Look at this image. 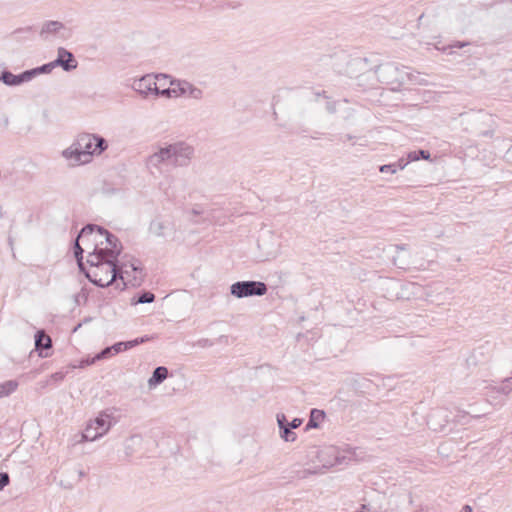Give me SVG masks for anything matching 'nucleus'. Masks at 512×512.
Segmentation results:
<instances>
[{
    "mask_svg": "<svg viewBox=\"0 0 512 512\" xmlns=\"http://www.w3.org/2000/svg\"><path fill=\"white\" fill-rule=\"evenodd\" d=\"M78 239H81L82 244L86 246L88 263H98L99 259L117 261L122 250L118 238L97 225L85 226L79 233Z\"/></svg>",
    "mask_w": 512,
    "mask_h": 512,
    "instance_id": "nucleus-1",
    "label": "nucleus"
},
{
    "mask_svg": "<svg viewBox=\"0 0 512 512\" xmlns=\"http://www.w3.org/2000/svg\"><path fill=\"white\" fill-rule=\"evenodd\" d=\"M89 269L85 272L86 277L99 287H107L119 277L124 285H141V276L130 278V271L124 262L99 259L98 263H88Z\"/></svg>",
    "mask_w": 512,
    "mask_h": 512,
    "instance_id": "nucleus-2",
    "label": "nucleus"
},
{
    "mask_svg": "<svg viewBox=\"0 0 512 512\" xmlns=\"http://www.w3.org/2000/svg\"><path fill=\"white\" fill-rule=\"evenodd\" d=\"M74 141L81 152L85 154L88 163L92 161L94 156H100L108 148L107 141L97 134L82 133Z\"/></svg>",
    "mask_w": 512,
    "mask_h": 512,
    "instance_id": "nucleus-3",
    "label": "nucleus"
},
{
    "mask_svg": "<svg viewBox=\"0 0 512 512\" xmlns=\"http://www.w3.org/2000/svg\"><path fill=\"white\" fill-rule=\"evenodd\" d=\"M112 427V418L106 413H100L94 420L90 421L83 434V441H95L104 436Z\"/></svg>",
    "mask_w": 512,
    "mask_h": 512,
    "instance_id": "nucleus-4",
    "label": "nucleus"
},
{
    "mask_svg": "<svg viewBox=\"0 0 512 512\" xmlns=\"http://www.w3.org/2000/svg\"><path fill=\"white\" fill-rule=\"evenodd\" d=\"M482 384H485L482 387V396H485L486 401L492 406H500L503 404L504 396L512 391V376L503 380L499 387H495L487 381H482Z\"/></svg>",
    "mask_w": 512,
    "mask_h": 512,
    "instance_id": "nucleus-5",
    "label": "nucleus"
},
{
    "mask_svg": "<svg viewBox=\"0 0 512 512\" xmlns=\"http://www.w3.org/2000/svg\"><path fill=\"white\" fill-rule=\"evenodd\" d=\"M168 78L169 75L165 73L147 74L135 80L132 88L144 98H148L154 96L155 92H157V82L167 80Z\"/></svg>",
    "mask_w": 512,
    "mask_h": 512,
    "instance_id": "nucleus-6",
    "label": "nucleus"
},
{
    "mask_svg": "<svg viewBox=\"0 0 512 512\" xmlns=\"http://www.w3.org/2000/svg\"><path fill=\"white\" fill-rule=\"evenodd\" d=\"M230 292L237 298L262 296L267 292V286L259 281H238L231 285Z\"/></svg>",
    "mask_w": 512,
    "mask_h": 512,
    "instance_id": "nucleus-7",
    "label": "nucleus"
},
{
    "mask_svg": "<svg viewBox=\"0 0 512 512\" xmlns=\"http://www.w3.org/2000/svg\"><path fill=\"white\" fill-rule=\"evenodd\" d=\"M171 164L175 167H186L194 156V148L185 142L169 144Z\"/></svg>",
    "mask_w": 512,
    "mask_h": 512,
    "instance_id": "nucleus-8",
    "label": "nucleus"
},
{
    "mask_svg": "<svg viewBox=\"0 0 512 512\" xmlns=\"http://www.w3.org/2000/svg\"><path fill=\"white\" fill-rule=\"evenodd\" d=\"M169 85L176 88L177 98L179 97H188L193 100H201L203 98L204 92L201 88L197 87L193 83L184 80L173 78L169 75Z\"/></svg>",
    "mask_w": 512,
    "mask_h": 512,
    "instance_id": "nucleus-9",
    "label": "nucleus"
},
{
    "mask_svg": "<svg viewBox=\"0 0 512 512\" xmlns=\"http://www.w3.org/2000/svg\"><path fill=\"white\" fill-rule=\"evenodd\" d=\"M171 163V152L169 144L163 147H158L152 154L145 160L146 168L151 172H160L164 163Z\"/></svg>",
    "mask_w": 512,
    "mask_h": 512,
    "instance_id": "nucleus-10",
    "label": "nucleus"
},
{
    "mask_svg": "<svg viewBox=\"0 0 512 512\" xmlns=\"http://www.w3.org/2000/svg\"><path fill=\"white\" fill-rule=\"evenodd\" d=\"M61 156L70 167L88 164V161L85 159V154L81 152L79 146H76L75 141L61 152Z\"/></svg>",
    "mask_w": 512,
    "mask_h": 512,
    "instance_id": "nucleus-11",
    "label": "nucleus"
},
{
    "mask_svg": "<svg viewBox=\"0 0 512 512\" xmlns=\"http://www.w3.org/2000/svg\"><path fill=\"white\" fill-rule=\"evenodd\" d=\"M319 458L323 462V467L325 468L341 464L344 459V457L340 456L339 450L334 446L322 449L319 453Z\"/></svg>",
    "mask_w": 512,
    "mask_h": 512,
    "instance_id": "nucleus-12",
    "label": "nucleus"
},
{
    "mask_svg": "<svg viewBox=\"0 0 512 512\" xmlns=\"http://www.w3.org/2000/svg\"><path fill=\"white\" fill-rule=\"evenodd\" d=\"M0 82L4 83L7 86H19L23 83L30 82L27 70L22 72L19 75H14L10 71H3L0 74Z\"/></svg>",
    "mask_w": 512,
    "mask_h": 512,
    "instance_id": "nucleus-13",
    "label": "nucleus"
},
{
    "mask_svg": "<svg viewBox=\"0 0 512 512\" xmlns=\"http://www.w3.org/2000/svg\"><path fill=\"white\" fill-rule=\"evenodd\" d=\"M277 423L280 429V437L285 442H294L297 438L296 433H294L290 426H288V422L284 414H277Z\"/></svg>",
    "mask_w": 512,
    "mask_h": 512,
    "instance_id": "nucleus-14",
    "label": "nucleus"
},
{
    "mask_svg": "<svg viewBox=\"0 0 512 512\" xmlns=\"http://www.w3.org/2000/svg\"><path fill=\"white\" fill-rule=\"evenodd\" d=\"M56 60H62V62H64V64H58V66H61L65 71H71L77 67V62L73 54L64 48L58 49V57Z\"/></svg>",
    "mask_w": 512,
    "mask_h": 512,
    "instance_id": "nucleus-15",
    "label": "nucleus"
},
{
    "mask_svg": "<svg viewBox=\"0 0 512 512\" xmlns=\"http://www.w3.org/2000/svg\"><path fill=\"white\" fill-rule=\"evenodd\" d=\"M58 64H64V62H62V60H54L40 67L27 70L29 80L31 81L33 78L37 77L40 74L50 73L55 67L58 66Z\"/></svg>",
    "mask_w": 512,
    "mask_h": 512,
    "instance_id": "nucleus-16",
    "label": "nucleus"
},
{
    "mask_svg": "<svg viewBox=\"0 0 512 512\" xmlns=\"http://www.w3.org/2000/svg\"><path fill=\"white\" fill-rule=\"evenodd\" d=\"M168 376V369L164 366L157 367L152 376L148 379V387L150 389L155 388L157 385L161 384Z\"/></svg>",
    "mask_w": 512,
    "mask_h": 512,
    "instance_id": "nucleus-17",
    "label": "nucleus"
},
{
    "mask_svg": "<svg viewBox=\"0 0 512 512\" xmlns=\"http://www.w3.org/2000/svg\"><path fill=\"white\" fill-rule=\"evenodd\" d=\"M446 417L444 411H435L429 416L428 424L434 430L441 429L445 426V423H447Z\"/></svg>",
    "mask_w": 512,
    "mask_h": 512,
    "instance_id": "nucleus-18",
    "label": "nucleus"
},
{
    "mask_svg": "<svg viewBox=\"0 0 512 512\" xmlns=\"http://www.w3.org/2000/svg\"><path fill=\"white\" fill-rule=\"evenodd\" d=\"M18 386L19 383L16 380H8L0 383V398L11 395L17 390Z\"/></svg>",
    "mask_w": 512,
    "mask_h": 512,
    "instance_id": "nucleus-19",
    "label": "nucleus"
},
{
    "mask_svg": "<svg viewBox=\"0 0 512 512\" xmlns=\"http://www.w3.org/2000/svg\"><path fill=\"white\" fill-rule=\"evenodd\" d=\"M35 346L38 350L48 349L51 347V338L44 331H38L35 335Z\"/></svg>",
    "mask_w": 512,
    "mask_h": 512,
    "instance_id": "nucleus-20",
    "label": "nucleus"
},
{
    "mask_svg": "<svg viewBox=\"0 0 512 512\" xmlns=\"http://www.w3.org/2000/svg\"><path fill=\"white\" fill-rule=\"evenodd\" d=\"M325 418V413L322 410L312 409L310 413V419L307 423V428H317L319 423Z\"/></svg>",
    "mask_w": 512,
    "mask_h": 512,
    "instance_id": "nucleus-21",
    "label": "nucleus"
},
{
    "mask_svg": "<svg viewBox=\"0 0 512 512\" xmlns=\"http://www.w3.org/2000/svg\"><path fill=\"white\" fill-rule=\"evenodd\" d=\"M63 28V24L59 21H48L43 24L41 35L54 34Z\"/></svg>",
    "mask_w": 512,
    "mask_h": 512,
    "instance_id": "nucleus-22",
    "label": "nucleus"
},
{
    "mask_svg": "<svg viewBox=\"0 0 512 512\" xmlns=\"http://www.w3.org/2000/svg\"><path fill=\"white\" fill-rule=\"evenodd\" d=\"M405 252H406V248L405 246H396V253L397 255L393 258V262L394 264L401 268V269H405L406 266L408 265V262L406 261L405 259Z\"/></svg>",
    "mask_w": 512,
    "mask_h": 512,
    "instance_id": "nucleus-23",
    "label": "nucleus"
},
{
    "mask_svg": "<svg viewBox=\"0 0 512 512\" xmlns=\"http://www.w3.org/2000/svg\"><path fill=\"white\" fill-rule=\"evenodd\" d=\"M469 45H470L469 42L456 41L453 44L448 45V46H443V47L436 46V49L443 53H446L448 55H453L455 53L453 50L454 48H464Z\"/></svg>",
    "mask_w": 512,
    "mask_h": 512,
    "instance_id": "nucleus-24",
    "label": "nucleus"
},
{
    "mask_svg": "<svg viewBox=\"0 0 512 512\" xmlns=\"http://www.w3.org/2000/svg\"><path fill=\"white\" fill-rule=\"evenodd\" d=\"M126 268L130 271V278L133 279L134 277L141 276V282L143 281V272L142 268L138 265L137 261L126 263Z\"/></svg>",
    "mask_w": 512,
    "mask_h": 512,
    "instance_id": "nucleus-25",
    "label": "nucleus"
},
{
    "mask_svg": "<svg viewBox=\"0 0 512 512\" xmlns=\"http://www.w3.org/2000/svg\"><path fill=\"white\" fill-rule=\"evenodd\" d=\"M407 158L410 162L418 161L420 158L429 160L430 153L426 150L411 151L408 153Z\"/></svg>",
    "mask_w": 512,
    "mask_h": 512,
    "instance_id": "nucleus-26",
    "label": "nucleus"
},
{
    "mask_svg": "<svg viewBox=\"0 0 512 512\" xmlns=\"http://www.w3.org/2000/svg\"><path fill=\"white\" fill-rule=\"evenodd\" d=\"M154 96L155 97L162 96V97H165V98H168V99H170V98H177L176 88L172 87V88L160 89L157 86V92H155Z\"/></svg>",
    "mask_w": 512,
    "mask_h": 512,
    "instance_id": "nucleus-27",
    "label": "nucleus"
},
{
    "mask_svg": "<svg viewBox=\"0 0 512 512\" xmlns=\"http://www.w3.org/2000/svg\"><path fill=\"white\" fill-rule=\"evenodd\" d=\"M81 239H76L75 241V247H74V254H75V257L77 259V262H78V265L80 267V269L83 270V263H82V254L84 251H87L86 250V247L85 248H82L81 245H80V242Z\"/></svg>",
    "mask_w": 512,
    "mask_h": 512,
    "instance_id": "nucleus-28",
    "label": "nucleus"
},
{
    "mask_svg": "<svg viewBox=\"0 0 512 512\" xmlns=\"http://www.w3.org/2000/svg\"><path fill=\"white\" fill-rule=\"evenodd\" d=\"M112 351H113L112 347H107L104 350H102L99 354H97L92 360H87L85 362H82L81 366L90 365V364H93L96 360L104 359V358L108 357Z\"/></svg>",
    "mask_w": 512,
    "mask_h": 512,
    "instance_id": "nucleus-29",
    "label": "nucleus"
},
{
    "mask_svg": "<svg viewBox=\"0 0 512 512\" xmlns=\"http://www.w3.org/2000/svg\"><path fill=\"white\" fill-rule=\"evenodd\" d=\"M163 229H164V224L161 221H154L150 225V230L158 236L164 235Z\"/></svg>",
    "mask_w": 512,
    "mask_h": 512,
    "instance_id": "nucleus-30",
    "label": "nucleus"
},
{
    "mask_svg": "<svg viewBox=\"0 0 512 512\" xmlns=\"http://www.w3.org/2000/svg\"><path fill=\"white\" fill-rule=\"evenodd\" d=\"M146 340H147V338L141 337V338H136L134 340L125 341V342H123L124 351L129 350L141 343H144Z\"/></svg>",
    "mask_w": 512,
    "mask_h": 512,
    "instance_id": "nucleus-31",
    "label": "nucleus"
},
{
    "mask_svg": "<svg viewBox=\"0 0 512 512\" xmlns=\"http://www.w3.org/2000/svg\"><path fill=\"white\" fill-rule=\"evenodd\" d=\"M155 299V296L151 292H145L143 293L137 300V303L145 304V303H151Z\"/></svg>",
    "mask_w": 512,
    "mask_h": 512,
    "instance_id": "nucleus-32",
    "label": "nucleus"
},
{
    "mask_svg": "<svg viewBox=\"0 0 512 512\" xmlns=\"http://www.w3.org/2000/svg\"><path fill=\"white\" fill-rule=\"evenodd\" d=\"M379 171L381 173L395 174V173H397V166L392 165V164L382 165V166H380Z\"/></svg>",
    "mask_w": 512,
    "mask_h": 512,
    "instance_id": "nucleus-33",
    "label": "nucleus"
},
{
    "mask_svg": "<svg viewBox=\"0 0 512 512\" xmlns=\"http://www.w3.org/2000/svg\"><path fill=\"white\" fill-rule=\"evenodd\" d=\"M10 482V477L8 473L1 472L0 473V491L6 487Z\"/></svg>",
    "mask_w": 512,
    "mask_h": 512,
    "instance_id": "nucleus-34",
    "label": "nucleus"
},
{
    "mask_svg": "<svg viewBox=\"0 0 512 512\" xmlns=\"http://www.w3.org/2000/svg\"><path fill=\"white\" fill-rule=\"evenodd\" d=\"M501 12H512V0L511 1H505L500 4Z\"/></svg>",
    "mask_w": 512,
    "mask_h": 512,
    "instance_id": "nucleus-35",
    "label": "nucleus"
},
{
    "mask_svg": "<svg viewBox=\"0 0 512 512\" xmlns=\"http://www.w3.org/2000/svg\"><path fill=\"white\" fill-rule=\"evenodd\" d=\"M409 163H410V161L407 158V160L399 159L396 163H393L392 165H396L397 171H398V170H403Z\"/></svg>",
    "mask_w": 512,
    "mask_h": 512,
    "instance_id": "nucleus-36",
    "label": "nucleus"
},
{
    "mask_svg": "<svg viewBox=\"0 0 512 512\" xmlns=\"http://www.w3.org/2000/svg\"><path fill=\"white\" fill-rule=\"evenodd\" d=\"M112 347V350L115 354H118L120 352L124 351L123 342L115 343Z\"/></svg>",
    "mask_w": 512,
    "mask_h": 512,
    "instance_id": "nucleus-37",
    "label": "nucleus"
},
{
    "mask_svg": "<svg viewBox=\"0 0 512 512\" xmlns=\"http://www.w3.org/2000/svg\"><path fill=\"white\" fill-rule=\"evenodd\" d=\"M302 424V420L299 418L293 419L291 422H288V426H290L291 429H296Z\"/></svg>",
    "mask_w": 512,
    "mask_h": 512,
    "instance_id": "nucleus-38",
    "label": "nucleus"
},
{
    "mask_svg": "<svg viewBox=\"0 0 512 512\" xmlns=\"http://www.w3.org/2000/svg\"><path fill=\"white\" fill-rule=\"evenodd\" d=\"M202 212H203V211H202V209H201L199 206L194 207V208L192 209V213H193V214H195V215H200Z\"/></svg>",
    "mask_w": 512,
    "mask_h": 512,
    "instance_id": "nucleus-39",
    "label": "nucleus"
},
{
    "mask_svg": "<svg viewBox=\"0 0 512 512\" xmlns=\"http://www.w3.org/2000/svg\"><path fill=\"white\" fill-rule=\"evenodd\" d=\"M462 512H472V508L468 505L464 506L463 507V511Z\"/></svg>",
    "mask_w": 512,
    "mask_h": 512,
    "instance_id": "nucleus-40",
    "label": "nucleus"
},
{
    "mask_svg": "<svg viewBox=\"0 0 512 512\" xmlns=\"http://www.w3.org/2000/svg\"><path fill=\"white\" fill-rule=\"evenodd\" d=\"M482 136H492V132L491 131L482 132Z\"/></svg>",
    "mask_w": 512,
    "mask_h": 512,
    "instance_id": "nucleus-41",
    "label": "nucleus"
},
{
    "mask_svg": "<svg viewBox=\"0 0 512 512\" xmlns=\"http://www.w3.org/2000/svg\"><path fill=\"white\" fill-rule=\"evenodd\" d=\"M166 82L169 83V80H162L161 82H157V85L159 84L160 86H164Z\"/></svg>",
    "mask_w": 512,
    "mask_h": 512,
    "instance_id": "nucleus-42",
    "label": "nucleus"
},
{
    "mask_svg": "<svg viewBox=\"0 0 512 512\" xmlns=\"http://www.w3.org/2000/svg\"><path fill=\"white\" fill-rule=\"evenodd\" d=\"M496 141H498L499 144H502L504 142V139H501L500 137H497Z\"/></svg>",
    "mask_w": 512,
    "mask_h": 512,
    "instance_id": "nucleus-43",
    "label": "nucleus"
},
{
    "mask_svg": "<svg viewBox=\"0 0 512 512\" xmlns=\"http://www.w3.org/2000/svg\"><path fill=\"white\" fill-rule=\"evenodd\" d=\"M387 69H388V70H393V69H395V68H394L393 66H388V67H387Z\"/></svg>",
    "mask_w": 512,
    "mask_h": 512,
    "instance_id": "nucleus-44",
    "label": "nucleus"
}]
</instances>
